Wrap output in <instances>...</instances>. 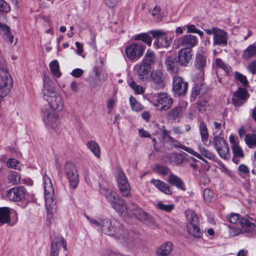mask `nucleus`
Returning a JSON list of instances; mask_svg holds the SVG:
<instances>
[{
  "label": "nucleus",
  "mask_w": 256,
  "mask_h": 256,
  "mask_svg": "<svg viewBox=\"0 0 256 256\" xmlns=\"http://www.w3.org/2000/svg\"><path fill=\"white\" fill-rule=\"evenodd\" d=\"M43 93L50 106L49 110L57 112L63 110L64 101L62 96L55 90L52 83L46 78L44 80Z\"/></svg>",
  "instance_id": "1"
},
{
  "label": "nucleus",
  "mask_w": 256,
  "mask_h": 256,
  "mask_svg": "<svg viewBox=\"0 0 256 256\" xmlns=\"http://www.w3.org/2000/svg\"><path fill=\"white\" fill-rule=\"evenodd\" d=\"M101 230L104 234L112 236L120 240L126 241L128 238V230L121 228L120 224L114 219H103Z\"/></svg>",
  "instance_id": "2"
},
{
  "label": "nucleus",
  "mask_w": 256,
  "mask_h": 256,
  "mask_svg": "<svg viewBox=\"0 0 256 256\" xmlns=\"http://www.w3.org/2000/svg\"><path fill=\"white\" fill-rule=\"evenodd\" d=\"M13 85L6 60L0 57V97L4 98L10 92Z\"/></svg>",
  "instance_id": "3"
},
{
  "label": "nucleus",
  "mask_w": 256,
  "mask_h": 256,
  "mask_svg": "<svg viewBox=\"0 0 256 256\" xmlns=\"http://www.w3.org/2000/svg\"><path fill=\"white\" fill-rule=\"evenodd\" d=\"M148 99L150 102L160 111L169 110L173 104L172 98L166 92L150 94L148 96Z\"/></svg>",
  "instance_id": "4"
},
{
  "label": "nucleus",
  "mask_w": 256,
  "mask_h": 256,
  "mask_svg": "<svg viewBox=\"0 0 256 256\" xmlns=\"http://www.w3.org/2000/svg\"><path fill=\"white\" fill-rule=\"evenodd\" d=\"M145 48L146 46L142 44L134 43L125 47L124 53L129 60L136 62L142 56Z\"/></svg>",
  "instance_id": "5"
},
{
  "label": "nucleus",
  "mask_w": 256,
  "mask_h": 256,
  "mask_svg": "<svg viewBox=\"0 0 256 256\" xmlns=\"http://www.w3.org/2000/svg\"><path fill=\"white\" fill-rule=\"evenodd\" d=\"M212 144L222 158L224 160L230 159L231 154L228 144L224 138L218 136L214 137Z\"/></svg>",
  "instance_id": "6"
},
{
  "label": "nucleus",
  "mask_w": 256,
  "mask_h": 256,
  "mask_svg": "<svg viewBox=\"0 0 256 256\" xmlns=\"http://www.w3.org/2000/svg\"><path fill=\"white\" fill-rule=\"evenodd\" d=\"M44 198L46 206L48 210H50L55 206L54 201V188L52 180L48 176H44Z\"/></svg>",
  "instance_id": "7"
},
{
  "label": "nucleus",
  "mask_w": 256,
  "mask_h": 256,
  "mask_svg": "<svg viewBox=\"0 0 256 256\" xmlns=\"http://www.w3.org/2000/svg\"><path fill=\"white\" fill-rule=\"evenodd\" d=\"M64 172L68 178L70 186L76 188L78 184V176L75 166L72 162H67L64 167Z\"/></svg>",
  "instance_id": "8"
},
{
  "label": "nucleus",
  "mask_w": 256,
  "mask_h": 256,
  "mask_svg": "<svg viewBox=\"0 0 256 256\" xmlns=\"http://www.w3.org/2000/svg\"><path fill=\"white\" fill-rule=\"evenodd\" d=\"M57 112L49 109L45 110L42 112V118L44 123L54 129L57 128L60 124L59 116Z\"/></svg>",
  "instance_id": "9"
},
{
  "label": "nucleus",
  "mask_w": 256,
  "mask_h": 256,
  "mask_svg": "<svg viewBox=\"0 0 256 256\" xmlns=\"http://www.w3.org/2000/svg\"><path fill=\"white\" fill-rule=\"evenodd\" d=\"M250 96L246 88L239 87L233 94L232 102L235 107L241 106L246 102Z\"/></svg>",
  "instance_id": "10"
},
{
  "label": "nucleus",
  "mask_w": 256,
  "mask_h": 256,
  "mask_svg": "<svg viewBox=\"0 0 256 256\" xmlns=\"http://www.w3.org/2000/svg\"><path fill=\"white\" fill-rule=\"evenodd\" d=\"M209 34L214 36V44L226 46L228 44V34L224 30L213 28L209 30Z\"/></svg>",
  "instance_id": "11"
},
{
  "label": "nucleus",
  "mask_w": 256,
  "mask_h": 256,
  "mask_svg": "<svg viewBox=\"0 0 256 256\" xmlns=\"http://www.w3.org/2000/svg\"><path fill=\"white\" fill-rule=\"evenodd\" d=\"M117 182L120 194L123 196L128 197L130 194V186L124 174L120 172L117 176Z\"/></svg>",
  "instance_id": "12"
},
{
  "label": "nucleus",
  "mask_w": 256,
  "mask_h": 256,
  "mask_svg": "<svg viewBox=\"0 0 256 256\" xmlns=\"http://www.w3.org/2000/svg\"><path fill=\"white\" fill-rule=\"evenodd\" d=\"M26 190L23 186L12 188L7 191L6 196L8 200L13 202H20L26 196Z\"/></svg>",
  "instance_id": "13"
},
{
  "label": "nucleus",
  "mask_w": 256,
  "mask_h": 256,
  "mask_svg": "<svg viewBox=\"0 0 256 256\" xmlns=\"http://www.w3.org/2000/svg\"><path fill=\"white\" fill-rule=\"evenodd\" d=\"M188 84L180 76H176L173 78L172 89L175 94L178 96L184 95L188 90Z\"/></svg>",
  "instance_id": "14"
},
{
  "label": "nucleus",
  "mask_w": 256,
  "mask_h": 256,
  "mask_svg": "<svg viewBox=\"0 0 256 256\" xmlns=\"http://www.w3.org/2000/svg\"><path fill=\"white\" fill-rule=\"evenodd\" d=\"M152 68L140 62L137 64L134 67L138 79L142 82H146L148 80V76Z\"/></svg>",
  "instance_id": "15"
},
{
  "label": "nucleus",
  "mask_w": 256,
  "mask_h": 256,
  "mask_svg": "<svg viewBox=\"0 0 256 256\" xmlns=\"http://www.w3.org/2000/svg\"><path fill=\"white\" fill-rule=\"evenodd\" d=\"M62 246L65 250H67V244L65 240L60 236L55 238L51 243L50 256H58Z\"/></svg>",
  "instance_id": "16"
},
{
  "label": "nucleus",
  "mask_w": 256,
  "mask_h": 256,
  "mask_svg": "<svg viewBox=\"0 0 256 256\" xmlns=\"http://www.w3.org/2000/svg\"><path fill=\"white\" fill-rule=\"evenodd\" d=\"M174 43H178V46H184V48H190L192 49L198 43V40L195 36L192 34H188L183 36L182 37L175 40Z\"/></svg>",
  "instance_id": "17"
},
{
  "label": "nucleus",
  "mask_w": 256,
  "mask_h": 256,
  "mask_svg": "<svg viewBox=\"0 0 256 256\" xmlns=\"http://www.w3.org/2000/svg\"><path fill=\"white\" fill-rule=\"evenodd\" d=\"M150 80L159 88H164L165 76L162 70H156L152 71Z\"/></svg>",
  "instance_id": "18"
},
{
  "label": "nucleus",
  "mask_w": 256,
  "mask_h": 256,
  "mask_svg": "<svg viewBox=\"0 0 256 256\" xmlns=\"http://www.w3.org/2000/svg\"><path fill=\"white\" fill-rule=\"evenodd\" d=\"M110 205L120 215L125 216L129 214V206L128 208L125 202L120 196Z\"/></svg>",
  "instance_id": "19"
},
{
  "label": "nucleus",
  "mask_w": 256,
  "mask_h": 256,
  "mask_svg": "<svg viewBox=\"0 0 256 256\" xmlns=\"http://www.w3.org/2000/svg\"><path fill=\"white\" fill-rule=\"evenodd\" d=\"M165 65L166 70L172 74H177L179 72L180 68L176 58L170 56L165 59Z\"/></svg>",
  "instance_id": "20"
},
{
  "label": "nucleus",
  "mask_w": 256,
  "mask_h": 256,
  "mask_svg": "<svg viewBox=\"0 0 256 256\" xmlns=\"http://www.w3.org/2000/svg\"><path fill=\"white\" fill-rule=\"evenodd\" d=\"M192 49L182 48L178 56V62L182 66H186L190 63L192 59Z\"/></svg>",
  "instance_id": "21"
},
{
  "label": "nucleus",
  "mask_w": 256,
  "mask_h": 256,
  "mask_svg": "<svg viewBox=\"0 0 256 256\" xmlns=\"http://www.w3.org/2000/svg\"><path fill=\"white\" fill-rule=\"evenodd\" d=\"M187 104L186 102H182L177 106L172 108L168 114V117L172 120H176L182 116L183 112Z\"/></svg>",
  "instance_id": "22"
},
{
  "label": "nucleus",
  "mask_w": 256,
  "mask_h": 256,
  "mask_svg": "<svg viewBox=\"0 0 256 256\" xmlns=\"http://www.w3.org/2000/svg\"><path fill=\"white\" fill-rule=\"evenodd\" d=\"M129 212H131L138 219L141 221H144L148 219L147 213L134 204L129 206Z\"/></svg>",
  "instance_id": "23"
},
{
  "label": "nucleus",
  "mask_w": 256,
  "mask_h": 256,
  "mask_svg": "<svg viewBox=\"0 0 256 256\" xmlns=\"http://www.w3.org/2000/svg\"><path fill=\"white\" fill-rule=\"evenodd\" d=\"M157 61V57L155 52L150 49H148L142 60V62L152 68V66Z\"/></svg>",
  "instance_id": "24"
},
{
  "label": "nucleus",
  "mask_w": 256,
  "mask_h": 256,
  "mask_svg": "<svg viewBox=\"0 0 256 256\" xmlns=\"http://www.w3.org/2000/svg\"><path fill=\"white\" fill-rule=\"evenodd\" d=\"M172 144V146H174L175 148H180L186 151V152L192 154V155L196 156L198 158H200L203 160H204L206 162V160L203 158H202V156L200 154H198V152L194 151L192 148H189L186 146H184L182 145V144H180L178 141L176 140V139H174V138H170V140H168Z\"/></svg>",
  "instance_id": "25"
},
{
  "label": "nucleus",
  "mask_w": 256,
  "mask_h": 256,
  "mask_svg": "<svg viewBox=\"0 0 256 256\" xmlns=\"http://www.w3.org/2000/svg\"><path fill=\"white\" fill-rule=\"evenodd\" d=\"M173 248V244L170 242L162 244L156 251V256H168Z\"/></svg>",
  "instance_id": "26"
},
{
  "label": "nucleus",
  "mask_w": 256,
  "mask_h": 256,
  "mask_svg": "<svg viewBox=\"0 0 256 256\" xmlns=\"http://www.w3.org/2000/svg\"><path fill=\"white\" fill-rule=\"evenodd\" d=\"M150 182L165 194L168 195L172 194V190H170L169 186L164 182L159 180L152 179L150 180Z\"/></svg>",
  "instance_id": "27"
},
{
  "label": "nucleus",
  "mask_w": 256,
  "mask_h": 256,
  "mask_svg": "<svg viewBox=\"0 0 256 256\" xmlns=\"http://www.w3.org/2000/svg\"><path fill=\"white\" fill-rule=\"evenodd\" d=\"M232 150L234 154L232 162L238 164L240 162V158H243L244 157V152L239 144L232 146Z\"/></svg>",
  "instance_id": "28"
},
{
  "label": "nucleus",
  "mask_w": 256,
  "mask_h": 256,
  "mask_svg": "<svg viewBox=\"0 0 256 256\" xmlns=\"http://www.w3.org/2000/svg\"><path fill=\"white\" fill-rule=\"evenodd\" d=\"M240 224L242 229L246 232H252L256 230V224L246 218H241Z\"/></svg>",
  "instance_id": "29"
},
{
  "label": "nucleus",
  "mask_w": 256,
  "mask_h": 256,
  "mask_svg": "<svg viewBox=\"0 0 256 256\" xmlns=\"http://www.w3.org/2000/svg\"><path fill=\"white\" fill-rule=\"evenodd\" d=\"M256 56V46L254 44L249 45L244 50L242 53V58L244 60H248Z\"/></svg>",
  "instance_id": "30"
},
{
  "label": "nucleus",
  "mask_w": 256,
  "mask_h": 256,
  "mask_svg": "<svg viewBox=\"0 0 256 256\" xmlns=\"http://www.w3.org/2000/svg\"><path fill=\"white\" fill-rule=\"evenodd\" d=\"M86 146L98 158H100V148L97 142L90 140L86 142Z\"/></svg>",
  "instance_id": "31"
},
{
  "label": "nucleus",
  "mask_w": 256,
  "mask_h": 256,
  "mask_svg": "<svg viewBox=\"0 0 256 256\" xmlns=\"http://www.w3.org/2000/svg\"><path fill=\"white\" fill-rule=\"evenodd\" d=\"M168 182L172 186H174L183 191L186 190L183 181L178 176L171 174L168 178Z\"/></svg>",
  "instance_id": "32"
},
{
  "label": "nucleus",
  "mask_w": 256,
  "mask_h": 256,
  "mask_svg": "<svg viewBox=\"0 0 256 256\" xmlns=\"http://www.w3.org/2000/svg\"><path fill=\"white\" fill-rule=\"evenodd\" d=\"M100 193L102 194L111 204L119 196L114 190L106 188H102Z\"/></svg>",
  "instance_id": "33"
},
{
  "label": "nucleus",
  "mask_w": 256,
  "mask_h": 256,
  "mask_svg": "<svg viewBox=\"0 0 256 256\" xmlns=\"http://www.w3.org/2000/svg\"><path fill=\"white\" fill-rule=\"evenodd\" d=\"M10 210L8 208H0V226L10 222Z\"/></svg>",
  "instance_id": "34"
},
{
  "label": "nucleus",
  "mask_w": 256,
  "mask_h": 256,
  "mask_svg": "<svg viewBox=\"0 0 256 256\" xmlns=\"http://www.w3.org/2000/svg\"><path fill=\"white\" fill-rule=\"evenodd\" d=\"M188 234L194 238H200L201 236L202 232L198 224H188L187 226Z\"/></svg>",
  "instance_id": "35"
},
{
  "label": "nucleus",
  "mask_w": 256,
  "mask_h": 256,
  "mask_svg": "<svg viewBox=\"0 0 256 256\" xmlns=\"http://www.w3.org/2000/svg\"><path fill=\"white\" fill-rule=\"evenodd\" d=\"M209 160H214V162H215L218 166V168L220 169L222 172H224L226 174H230V171L228 170V168L225 166V165L223 164V162L219 160L218 158H216V156L210 152H209Z\"/></svg>",
  "instance_id": "36"
},
{
  "label": "nucleus",
  "mask_w": 256,
  "mask_h": 256,
  "mask_svg": "<svg viewBox=\"0 0 256 256\" xmlns=\"http://www.w3.org/2000/svg\"><path fill=\"white\" fill-rule=\"evenodd\" d=\"M20 176L15 171H10L8 175V182L12 184H18L20 182Z\"/></svg>",
  "instance_id": "37"
},
{
  "label": "nucleus",
  "mask_w": 256,
  "mask_h": 256,
  "mask_svg": "<svg viewBox=\"0 0 256 256\" xmlns=\"http://www.w3.org/2000/svg\"><path fill=\"white\" fill-rule=\"evenodd\" d=\"M186 215L189 222L188 224H198V218L196 212L192 210H188L186 212Z\"/></svg>",
  "instance_id": "38"
},
{
  "label": "nucleus",
  "mask_w": 256,
  "mask_h": 256,
  "mask_svg": "<svg viewBox=\"0 0 256 256\" xmlns=\"http://www.w3.org/2000/svg\"><path fill=\"white\" fill-rule=\"evenodd\" d=\"M244 140L249 148H252L256 146V134H246Z\"/></svg>",
  "instance_id": "39"
},
{
  "label": "nucleus",
  "mask_w": 256,
  "mask_h": 256,
  "mask_svg": "<svg viewBox=\"0 0 256 256\" xmlns=\"http://www.w3.org/2000/svg\"><path fill=\"white\" fill-rule=\"evenodd\" d=\"M200 130L202 136V140L204 143L206 144L208 142V132L206 124L201 122L200 125Z\"/></svg>",
  "instance_id": "40"
},
{
  "label": "nucleus",
  "mask_w": 256,
  "mask_h": 256,
  "mask_svg": "<svg viewBox=\"0 0 256 256\" xmlns=\"http://www.w3.org/2000/svg\"><path fill=\"white\" fill-rule=\"evenodd\" d=\"M216 66L221 68L226 72V74L228 76L231 70L230 67L226 64L220 58H216L215 60Z\"/></svg>",
  "instance_id": "41"
},
{
  "label": "nucleus",
  "mask_w": 256,
  "mask_h": 256,
  "mask_svg": "<svg viewBox=\"0 0 256 256\" xmlns=\"http://www.w3.org/2000/svg\"><path fill=\"white\" fill-rule=\"evenodd\" d=\"M134 40H142L148 46H150L152 42L151 38L146 33H142L136 35L134 36Z\"/></svg>",
  "instance_id": "42"
},
{
  "label": "nucleus",
  "mask_w": 256,
  "mask_h": 256,
  "mask_svg": "<svg viewBox=\"0 0 256 256\" xmlns=\"http://www.w3.org/2000/svg\"><path fill=\"white\" fill-rule=\"evenodd\" d=\"M0 29L3 32L5 36L9 40L10 42L12 43L14 40V36L12 34L10 31V27L5 24L0 22Z\"/></svg>",
  "instance_id": "43"
},
{
  "label": "nucleus",
  "mask_w": 256,
  "mask_h": 256,
  "mask_svg": "<svg viewBox=\"0 0 256 256\" xmlns=\"http://www.w3.org/2000/svg\"><path fill=\"white\" fill-rule=\"evenodd\" d=\"M170 162L174 164H179L183 162V156L179 154H171L168 156Z\"/></svg>",
  "instance_id": "44"
},
{
  "label": "nucleus",
  "mask_w": 256,
  "mask_h": 256,
  "mask_svg": "<svg viewBox=\"0 0 256 256\" xmlns=\"http://www.w3.org/2000/svg\"><path fill=\"white\" fill-rule=\"evenodd\" d=\"M50 67L52 74L56 77H60L61 73L60 71L59 64L56 60L52 61L50 64Z\"/></svg>",
  "instance_id": "45"
},
{
  "label": "nucleus",
  "mask_w": 256,
  "mask_h": 256,
  "mask_svg": "<svg viewBox=\"0 0 256 256\" xmlns=\"http://www.w3.org/2000/svg\"><path fill=\"white\" fill-rule=\"evenodd\" d=\"M235 79L240 82L244 86H246L248 84V82L246 76L243 75L241 73L236 72H234Z\"/></svg>",
  "instance_id": "46"
},
{
  "label": "nucleus",
  "mask_w": 256,
  "mask_h": 256,
  "mask_svg": "<svg viewBox=\"0 0 256 256\" xmlns=\"http://www.w3.org/2000/svg\"><path fill=\"white\" fill-rule=\"evenodd\" d=\"M228 226L229 228V236L230 237L237 236L242 233V230L240 228L230 225H228Z\"/></svg>",
  "instance_id": "47"
},
{
  "label": "nucleus",
  "mask_w": 256,
  "mask_h": 256,
  "mask_svg": "<svg viewBox=\"0 0 256 256\" xmlns=\"http://www.w3.org/2000/svg\"><path fill=\"white\" fill-rule=\"evenodd\" d=\"M156 206L162 210L170 212L174 210V206L173 204H164L162 202H158L156 204Z\"/></svg>",
  "instance_id": "48"
},
{
  "label": "nucleus",
  "mask_w": 256,
  "mask_h": 256,
  "mask_svg": "<svg viewBox=\"0 0 256 256\" xmlns=\"http://www.w3.org/2000/svg\"><path fill=\"white\" fill-rule=\"evenodd\" d=\"M241 218V216L239 214L233 212L226 216L228 220L233 224H235L238 222H240Z\"/></svg>",
  "instance_id": "49"
},
{
  "label": "nucleus",
  "mask_w": 256,
  "mask_h": 256,
  "mask_svg": "<svg viewBox=\"0 0 256 256\" xmlns=\"http://www.w3.org/2000/svg\"><path fill=\"white\" fill-rule=\"evenodd\" d=\"M206 58L199 55L197 58L196 66L200 70L202 69L206 66Z\"/></svg>",
  "instance_id": "50"
},
{
  "label": "nucleus",
  "mask_w": 256,
  "mask_h": 256,
  "mask_svg": "<svg viewBox=\"0 0 256 256\" xmlns=\"http://www.w3.org/2000/svg\"><path fill=\"white\" fill-rule=\"evenodd\" d=\"M150 33L152 36L154 38L158 39L160 40L166 35V32L162 30H150Z\"/></svg>",
  "instance_id": "51"
},
{
  "label": "nucleus",
  "mask_w": 256,
  "mask_h": 256,
  "mask_svg": "<svg viewBox=\"0 0 256 256\" xmlns=\"http://www.w3.org/2000/svg\"><path fill=\"white\" fill-rule=\"evenodd\" d=\"M171 42V38L166 36V35L162 38L160 39V40H158V43H160V46L164 48H167L168 46Z\"/></svg>",
  "instance_id": "52"
},
{
  "label": "nucleus",
  "mask_w": 256,
  "mask_h": 256,
  "mask_svg": "<svg viewBox=\"0 0 256 256\" xmlns=\"http://www.w3.org/2000/svg\"><path fill=\"white\" fill-rule=\"evenodd\" d=\"M6 166L11 168L18 170L19 168L18 162L14 158H10L6 162Z\"/></svg>",
  "instance_id": "53"
},
{
  "label": "nucleus",
  "mask_w": 256,
  "mask_h": 256,
  "mask_svg": "<svg viewBox=\"0 0 256 256\" xmlns=\"http://www.w3.org/2000/svg\"><path fill=\"white\" fill-rule=\"evenodd\" d=\"M130 86L134 90L136 93L138 94H141L144 92L142 87L137 84L134 81L130 83Z\"/></svg>",
  "instance_id": "54"
},
{
  "label": "nucleus",
  "mask_w": 256,
  "mask_h": 256,
  "mask_svg": "<svg viewBox=\"0 0 256 256\" xmlns=\"http://www.w3.org/2000/svg\"><path fill=\"white\" fill-rule=\"evenodd\" d=\"M10 6L6 2L0 0V11L8 12L10 10Z\"/></svg>",
  "instance_id": "55"
},
{
  "label": "nucleus",
  "mask_w": 256,
  "mask_h": 256,
  "mask_svg": "<svg viewBox=\"0 0 256 256\" xmlns=\"http://www.w3.org/2000/svg\"><path fill=\"white\" fill-rule=\"evenodd\" d=\"M187 30L188 32H194L198 34L200 36L203 35V32L196 28L194 25H190L187 26Z\"/></svg>",
  "instance_id": "56"
},
{
  "label": "nucleus",
  "mask_w": 256,
  "mask_h": 256,
  "mask_svg": "<svg viewBox=\"0 0 256 256\" xmlns=\"http://www.w3.org/2000/svg\"><path fill=\"white\" fill-rule=\"evenodd\" d=\"M238 170L244 174H250V169L244 164H241L238 166Z\"/></svg>",
  "instance_id": "57"
},
{
  "label": "nucleus",
  "mask_w": 256,
  "mask_h": 256,
  "mask_svg": "<svg viewBox=\"0 0 256 256\" xmlns=\"http://www.w3.org/2000/svg\"><path fill=\"white\" fill-rule=\"evenodd\" d=\"M248 69L252 74H256V60H252L248 66Z\"/></svg>",
  "instance_id": "58"
},
{
  "label": "nucleus",
  "mask_w": 256,
  "mask_h": 256,
  "mask_svg": "<svg viewBox=\"0 0 256 256\" xmlns=\"http://www.w3.org/2000/svg\"><path fill=\"white\" fill-rule=\"evenodd\" d=\"M208 107L207 102L200 100L198 103V108L200 111L202 112H206Z\"/></svg>",
  "instance_id": "59"
},
{
  "label": "nucleus",
  "mask_w": 256,
  "mask_h": 256,
  "mask_svg": "<svg viewBox=\"0 0 256 256\" xmlns=\"http://www.w3.org/2000/svg\"><path fill=\"white\" fill-rule=\"evenodd\" d=\"M84 73L82 70L80 68H76L72 72V74L76 78H80Z\"/></svg>",
  "instance_id": "60"
},
{
  "label": "nucleus",
  "mask_w": 256,
  "mask_h": 256,
  "mask_svg": "<svg viewBox=\"0 0 256 256\" xmlns=\"http://www.w3.org/2000/svg\"><path fill=\"white\" fill-rule=\"evenodd\" d=\"M119 0H104L106 4L110 8H113L118 3Z\"/></svg>",
  "instance_id": "61"
},
{
  "label": "nucleus",
  "mask_w": 256,
  "mask_h": 256,
  "mask_svg": "<svg viewBox=\"0 0 256 256\" xmlns=\"http://www.w3.org/2000/svg\"><path fill=\"white\" fill-rule=\"evenodd\" d=\"M163 138H168V140H170V138H172L170 134V131L168 130L165 128L164 126H162V130Z\"/></svg>",
  "instance_id": "62"
},
{
  "label": "nucleus",
  "mask_w": 256,
  "mask_h": 256,
  "mask_svg": "<svg viewBox=\"0 0 256 256\" xmlns=\"http://www.w3.org/2000/svg\"><path fill=\"white\" fill-rule=\"evenodd\" d=\"M76 52L79 55H82L83 52V46L80 42H76Z\"/></svg>",
  "instance_id": "63"
},
{
  "label": "nucleus",
  "mask_w": 256,
  "mask_h": 256,
  "mask_svg": "<svg viewBox=\"0 0 256 256\" xmlns=\"http://www.w3.org/2000/svg\"><path fill=\"white\" fill-rule=\"evenodd\" d=\"M229 140L232 146L238 145V142L236 140L233 134H231L229 136Z\"/></svg>",
  "instance_id": "64"
}]
</instances>
